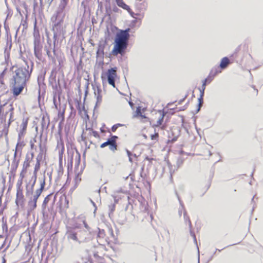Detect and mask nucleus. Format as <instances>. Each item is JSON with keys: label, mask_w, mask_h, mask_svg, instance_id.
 I'll return each instance as SVG.
<instances>
[{"label": "nucleus", "mask_w": 263, "mask_h": 263, "mask_svg": "<svg viewBox=\"0 0 263 263\" xmlns=\"http://www.w3.org/2000/svg\"><path fill=\"white\" fill-rule=\"evenodd\" d=\"M16 67L13 71V75L10 82L11 90L14 97L19 96L26 88L27 82L29 81L31 70H29V66H13L11 69Z\"/></svg>", "instance_id": "f257e3e1"}, {"label": "nucleus", "mask_w": 263, "mask_h": 263, "mask_svg": "<svg viewBox=\"0 0 263 263\" xmlns=\"http://www.w3.org/2000/svg\"><path fill=\"white\" fill-rule=\"evenodd\" d=\"M129 30V28L121 30L117 34L115 44L111 51L112 55L117 56L119 54L123 55L125 53L128 45Z\"/></svg>", "instance_id": "f03ea898"}, {"label": "nucleus", "mask_w": 263, "mask_h": 263, "mask_svg": "<svg viewBox=\"0 0 263 263\" xmlns=\"http://www.w3.org/2000/svg\"><path fill=\"white\" fill-rule=\"evenodd\" d=\"M14 108L12 103L0 102V122L8 126L14 121Z\"/></svg>", "instance_id": "7ed1b4c3"}, {"label": "nucleus", "mask_w": 263, "mask_h": 263, "mask_svg": "<svg viewBox=\"0 0 263 263\" xmlns=\"http://www.w3.org/2000/svg\"><path fill=\"white\" fill-rule=\"evenodd\" d=\"M106 249L103 246L97 248L94 251L93 255L90 256L88 259L90 263H105V259L103 256H100L99 254H105Z\"/></svg>", "instance_id": "20e7f679"}, {"label": "nucleus", "mask_w": 263, "mask_h": 263, "mask_svg": "<svg viewBox=\"0 0 263 263\" xmlns=\"http://www.w3.org/2000/svg\"><path fill=\"white\" fill-rule=\"evenodd\" d=\"M165 115V112L162 110L156 111L152 113L149 122L153 127H158L162 124Z\"/></svg>", "instance_id": "39448f33"}, {"label": "nucleus", "mask_w": 263, "mask_h": 263, "mask_svg": "<svg viewBox=\"0 0 263 263\" xmlns=\"http://www.w3.org/2000/svg\"><path fill=\"white\" fill-rule=\"evenodd\" d=\"M40 168V160L37 159V162L36 163V164L35 165L34 167V176L31 177V178L28 181L26 180L25 182H26V188L27 190L26 191V195H27L29 192H30L31 194L32 193L33 191V188L34 186V185L36 182V173L39 170Z\"/></svg>", "instance_id": "423d86ee"}, {"label": "nucleus", "mask_w": 263, "mask_h": 263, "mask_svg": "<svg viewBox=\"0 0 263 263\" xmlns=\"http://www.w3.org/2000/svg\"><path fill=\"white\" fill-rule=\"evenodd\" d=\"M117 67L111 68L108 69L106 73L102 74L101 78L103 79H107L108 83L115 87V79L117 77Z\"/></svg>", "instance_id": "0eeeda50"}, {"label": "nucleus", "mask_w": 263, "mask_h": 263, "mask_svg": "<svg viewBox=\"0 0 263 263\" xmlns=\"http://www.w3.org/2000/svg\"><path fill=\"white\" fill-rule=\"evenodd\" d=\"M45 184V182L44 181L41 184V187L36 190L35 194L33 196V199L29 201L28 205L31 210H34L36 208L37 199L44 190Z\"/></svg>", "instance_id": "6e6552de"}, {"label": "nucleus", "mask_w": 263, "mask_h": 263, "mask_svg": "<svg viewBox=\"0 0 263 263\" xmlns=\"http://www.w3.org/2000/svg\"><path fill=\"white\" fill-rule=\"evenodd\" d=\"M118 139V137L117 136L111 135L110 137L109 138L107 141L101 144L100 147L104 148L107 146H109V149L115 152L117 150L118 145L117 141Z\"/></svg>", "instance_id": "1a4fd4ad"}, {"label": "nucleus", "mask_w": 263, "mask_h": 263, "mask_svg": "<svg viewBox=\"0 0 263 263\" xmlns=\"http://www.w3.org/2000/svg\"><path fill=\"white\" fill-rule=\"evenodd\" d=\"M214 78V77H213L212 74L209 73V75L208 76V77L205 79H204V81H203L202 86V91L200 90V91L201 92V97H200V98L198 99L199 107H200V106H201L202 102H203L202 96L203 95V93H204V91L205 88V86H206V84H209L213 80Z\"/></svg>", "instance_id": "9d476101"}, {"label": "nucleus", "mask_w": 263, "mask_h": 263, "mask_svg": "<svg viewBox=\"0 0 263 263\" xmlns=\"http://www.w3.org/2000/svg\"><path fill=\"white\" fill-rule=\"evenodd\" d=\"M29 119L28 118H23L22 122L20 125V129L18 134V136L20 138H24L27 131Z\"/></svg>", "instance_id": "9b49d317"}, {"label": "nucleus", "mask_w": 263, "mask_h": 263, "mask_svg": "<svg viewBox=\"0 0 263 263\" xmlns=\"http://www.w3.org/2000/svg\"><path fill=\"white\" fill-rule=\"evenodd\" d=\"M116 2L117 5L123 8L124 10L127 11V12L131 15V16L133 17H135V13L132 11V9L129 7V6L126 5L123 1V0H116Z\"/></svg>", "instance_id": "f8f14e48"}, {"label": "nucleus", "mask_w": 263, "mask_h": 263, "mask_svg": "<svg viewBox=\"0 0 263 263\" xmlns=\"http://www.w3.org/2000/svg\"><path fill=\"white\" fill-rule=\"evenodd\" d=\"M59 202V206L61 210H66L69 208V200L65 195H63L60 197Z\"/></svg>", "instance_id": "ddd939ff"}, {"label": "nucleus", "mask_w": 263, "mask_h": 263, "mask_svg": "<svg viewBox=\"0 0 263 263\" xmlns=\"http://www.w3.org/2000/svg\"><path fill=\"white\" fill-rule=\"evenodd\" d=\"M24 202V196L23 189L16 190L15 203L17 205L23 204Z\"/></svg>", "instance_id": "4468645a"}, {"label": "nucleus", "mask_w": 263, "mask_h": 263, "mask_svg": "<svg viewBox=\"0 0 263 263\" xmlns=\"http://www.w3.org/2000/svg\"><path fill=\"white\" fill-rule=\"evenodd\" d=\"M24 138H20L18 136L17 142L15 147V151L14 153V157H15L17 155V152H22V149L25 146L26 144L23 140Z\"/></svg>", "instance_id": "2eb2a0df"}, {"label": "nucleus", "mask_w": 263, "mask_h": 263, "mask_svg": "<svg viewBox=\"0 0 263 263\" xmlns=\"http://www.w3.org/2000/svg\"><path fill=\"white\" fill-rule=\"evenodd\" d=\"M57 148L59 149V154L60 157V160L61 161L62 159L63 154H64L65 147L63 140L61 138L58 141Z\"/></svg>", "instance_id": "dca6fc26"}, {"label": "nucleus", "mask_w": 263, "mask_h": 263, "mask_svg": "<svg viewBox=\"0 0 263 263\" xmlns=\"http://www.w3.org/2000/svg\"><path fill=\"white\" fill-rule=\"evenodd\" d=\"M34 157V154L32 153L31 154V158H29L27 156L26 157L25 160L23 163V170H26L27 171L28 168L30 165V162L32 160L33 158Z\"/></svg>", "instance_id": "f3484780"}, {"label": "nucleus", "mask_w": 263, "mask_h": 263, "mask_svg": "<svg viewBox=\"0 0 263 263\" xmlns=\"http://www.w3.org/2000/svg\"><path fill=\"white\" fill-rule=\"evenodd\" d=\"M95 95L97 98V103L100 104L102 101V90L97 87V90H95Z\"/></svg>", "instance_id": "a211bd4d"}, {"label": "nucleus", "mask_w": 263, "mask_h": 263, "mask_svg": "<svg viewBox=\"0 0 263 263\" xmlns=\"http://www.w3.org/2000/svg\"><path fill=\"white\" fill-rule=\"evenodd\" d=\"M230 63V60L227 57L223 58L220 62V69H223L228 67Z\"/></svg>", "instance_id": "6ab92c4d"}, {"label": "nucleus", "mask_w": 263, "mask_h": 263, "mask_svg": "<svg viewBox=\"0 0 263 263\" xmlns=\"http://www.w3.org/2000/svg\"><path fill=\"white\" fill-rule=\"evenodd\" d=\"M82 174V171H80L75 176V177L74 179V183H75V184H74L75 187H77L78 186V185L79 184V183H80V182L81 181Z\"/></svg>", "instance_id": "aec40b11"}, {"label": "nucleus", "mask_w": 263, "mask_h": 263, "mask_svg": "<svg viewBox=\"0 0 263 263\" xmlns=\"http://www.w3.org/2000/svg\"><path fill=\"white\" fill-rule=\"evenodd\" d=\"M220 68L219 67H215L211 69L210 73L215 77L217 74L221 72Z\"/></svg>", "instance_id": "412c9836"}, {"label": "nucleus", "mask_w": 263, "mask_h": 263, "mask_svg": "<svg viewBox=\"0 0 263 263\" xmlns=\"http://www.w3.org/2000/svg\"><path fill=\"white\" fill-rule=\"evenodd\" d=\"M68 0H61L59 5V9L63 12L67 5Z\"/></svg>", "instance_id": "4be33fe9"}, {"label": "nucleus", "mask_w": 263, "mask_h": 263, "mask_svg": "<svg viewBox=\"0 0 263 263\" xmlns=\"http://www.w3.org/2000/svg\"><path fill=\"white\" fill-rule=\"evenodd\" d=\"M65 114V110H63L62 111L60 110L58 114V118L60 120V124L62 123L65 119L64 117Z\"/></svg>", "instance_id": "5701e85b"}, {"label": "nucleus", "mask_w": 263, "mask_h": 263, "mask_svg": "<svg viewBox=\"0 0 263 263\" xmlns=\"http://www.w3.org/2000/svg\"><path fill=\"white\" fill-rule=\"evenodd\" d=\"M8 69L7 68H5L4 70L0 73V83L2 84L4 83V79L5 77V75L7 72Z\"/></svg>", "instance_id": "b1692460"}, {"label": "nucleus", "mask_w": 263, "mask_h": 263, "mask_svg": "<svg viewBox=\"0 0 263 263\" xmlns=\"http://www.w3.org/2000/svg\"><path fill=\"white\" fill-rule=\"evenodd\" d=\"M138 118H139L140 121L143 123H147L149 121V118L147 117L144 114L139 116Z\"/></svg>", "instance_id": "393cba45"}, {"label": "nucleus", "mask_w": 263, "mask_h": 263, "mask_svg": "<svg viewBox=\"0 0 263 263\" xmlns=\"http://www.w3.org/2000/svg\"><path fill=\"white\" fill-rule=\"evenodd\" d=\"M145 111L144 108H142L141 107H138L136 110V115L135 117L138 118L139 116H141L143 114H144Z\"/></svg>", "instance_id": "a878e982"}, {"label": "nucleus", "mask_w": 263, "mask_h": 263, "mask_svg": "<svg viewBox=\"0 0 263 263\" xmlns=\"http://www.w3.org/2000/svg\"><path fill=\"white\" fill-rule=\"evenodd\" d=\"M0 222L2 223L3 230L7 231V225L6 219L3 217L0 219Z\"/></svg>", "instance_id": "bb28decb"}, {"label": "nucleus", "mask_w": 263, "mask_h": 263, "mask_svg": "<svg viewBox=\"0 0 263 263\" xmlns=\"http://www.w3.org/2000/svg\"><path fill=\"white\" fill-rule=\"evenodd\" d=\"M51 194L47 195L44 199V201H43V204H42V206L44 208H45L48 204V203L49 202V201H50V197L51 196Z\"/></svg>", "instance_id": "cd10ccee"}, {"label": "nucleus", "mask_w": 263, "mask_h": 263, "mask_svg": "<svg viewBox=\"0 0 263 263\" xmlns=\"http://www.w3.org/2000/svg\"><path fill=\"white\" fill-rule=\"evenodd\" d=\"M159 134L158 133H155L154 134L151 135V139L153 141H155L156 142L158 141L159 139Z\"/></svg>", "instance_id": "c85d7f7f"}, {"label": "nucleus", "mask_w": 263, "mask_h": 263, "mask_svg": "<svg viewBox=\"0 0 263 263\" xmlns=\"http://www.w3.org/2000/svg\"><path fill=\"white\" fill-rule=\"evenodd\" d=\"M105 235H106L105 232L104 230H103V229L99 230V232H98V237L103 238L105 236Z\"/></svg>", "instance_id": "c756f323"}, {"label": "nucleus", "mask_w": 263, "mask_h": 263, "mask_svg": "<svg viewBox=\"0 0 263 263\" xmlns=\"http://www.w3.org/2000/svg\"><path fill=\"white\" fill-rule=\"evenodd\" d=\"M123 125L121 124H120V123H118V124H115L112 127H111V131L112 132H115L117 129H118V127H121Z\"/></svg>", "instance_id": "7c9ffc66"}, {"label": "nucleus", "mask_w": 263, "mask_h": 263, "mask_svg": "<svg viewBox=\"0 0 263 263\" xmlns=\"http://www.w3.org/2000/svg\"><path fill=\"white\" fill-rule=\"evenodd\" d=\"M23 180L18 179L16 183V190L23 189L22 188Z\"/></svg>", "instance_id": "2f4dec72"}, {"label": "nucleus", "mask_w": 263, "mask_h": 263, "mask_svg": "<svg viewBox=\"0 0 263 263\" xmlns=\"http://www.w3.org/2000/svg\"><path fill=\"white\" fill-rule=\"evenodd\" d=\"M69 238L73 240H78L77 234L76 233H71L69 234Z\"/></svg>", "instance_id": "473e14b6"}, {"label": "nucleus", "mask_w": 263, "mask_h": 263, "mask_svg": "<svg viewBox=\"0 0 263 263\" xmlns=\"http://www.w3.org/2000/svg\"><path fill=\"white\" fill-rule=\"evenodd\" d=\"M27 172V171L22 169L20 174V179H23V178L25 177V174H26Z\"/></svg>", "instance_id": "72a5a7b5"}, {"label": "nucleus", "mask_w": 263, "mask_h": 263, "mask_svg": "<svg viewBox=\"0 0 263 263\" xmlns=\"http://www.w3.org/2000/svg\"><path fill=\"white\" fill-rule=\"evenodd\" d=\"M91 135L96 138H100V136L98 132L96 130H92Z\"/></svg>", "instance_id": "f704fd0d"}, {"label": "nucleus", "mask_w": 263, "mask_h": 263, "mask_svg": "<svg viewBox=\"0 0 263 263\" xmlns=\"http://www.w3.org/2000/svg\"><path fill=\"white\" fill-rule=\"evenodd\" d=\"M187 97V95H185V96L184 97V98L181 100H180L179 102H178V104H180L183 101H184V100H185V99Z\"/></svg>", "instance_id": "c9c22d12"}, {"label": "nucleus", "mask_w": 263, "mask_h": 263, "mask_svg": "<svg viewBox=\"0 0 263 263\" xmlns=\"http://www.w3.org/2000/svg\"><path fill=\"white\" fill-rule=\"evenodd\" d=\"M115 204H113L111 205V211L113 212L114 210H115Z\"/></svg>", "instance_id": "e433bc0d"}, {"label": "nucleus", "mask_w": 263, "mask_h": 263, "mask_svg": "<svg viewBox=\"0 0 263 263\" xmlns=\"http://www.w3.org/2000/svg\"><path fill=\"white\" fill-rule=\"evenodd\" d=\"M83 223L84 224V226L86 228H87L88 227V226L87 224H86L87 223L86 222L85 220H83Z\"/></svg>", "instance_id": "4c0bfd02"}, {"label": "nucleus", "mask_w": 263, "mask_h": 263, "mask_svg": "<svg viewBox=\"0 0 263 263\" xmlns=\"http://www.w3.org/2000/svg\"><path fill=\"white\" fill-rule=\"evenodd\" d=\"M129 105H130L132 107V106H133V105H134V104H133L132 102H129Z\"/></svg>", "instance_id": "58836bf2"}, {"label": "nucleus", "mask_w": 263, "mask_h": 263, "mask_svg": "<svg viewBox=\"0 0 263 263\" xmlns=\"http://www.w3.org/2000/svg\"><path fill=\"white\" fill-rule=\"evenodd\" d=\"M4 244V243L1 245V246H0V249H1L3 247Z\"/></svg>", "instance_id": "ea45409f"}, {"label": "nucleus", "mask_w": 263, "mask_h": 263, "mask_svg": "<svg viewBox=\"0 0 263 263\" xmlns=\"http://www.w3.org/2000/svg\"><path fill=\"white\" fill-rule=\"evenodd\" d=\"M136 1L138 2H140L144 1V0H136Z\"/></svg>", "instance_id": "a19ab883"}, {"label": "nucleus", "mask_w": 263, "mask_h": 263, "mask_svg": "<svg viewBox=\"0 0 263 263\" xmlns=\"http://www.w3.org/2000/svg\"><path fill=\"white\" fill-rule=\"evenodd\" d=\"M70 165H71V167H72V159L71 160Z\"/></svg>", "instance_id": "79ce46f5"}, {"label": "nucleus", "mask_w": 263, "mask_h": 263, "mask_svg": "<svg viewBox=\"0 0 263 263\" xmlns=\"http://www.w3.org/2000/svg\"><path fill=\"white\" fill-rule=\"evenodd\" d=\"M161 128L162 129H164V126H163L162 127H161Z\"/></svg>", "instance_id": "37998d69"}, {"label": "nucleus", "mask_w": 263, "mask_h": 263, "mask_svg": "<svg viewBox=\"0 0 263 263\" xmlns=\"http://www.w3.org/2000/svg\"><path fill=\"white\" fill-rule=\"evenodd\" d=\"M3 238V236H2V235H0V239H1V238Z\"/></svg>", "instance_id": "c03bdc74"}, {"label": "nucleus", "mask_w": 263, "mask_h": 263, "mask_svg": "<svg viewBox=\"0 0 263 263\" xmlns=\"http://www.w3.org/2000/svg\"><path fill=\"white\" fill-rule=\"evenodd\" d=\"M129 161H131V162L132 161V159L130 157H129Z\"/></svg>", "instance_id": "a18cd8bd"}, {"label": "nucleus", "mask_w": 263, "mask_h": 263, "mask_svg": "<svg viewBox=\"0 0 263 263\" xmlns=\"http://www.w3.org/2000/svg\"><path fill=\"white\" fill-rule=\"evenodd\" d=\"M101 132H104V130L103 129H101Z\"/></svg>", "instance_id": "49530a36"}, {"label": "nucleus", "mask_w": 263, "mask_h": 263, "mask_svg": "<svg viewBox=\"0 0 263 263\" xmlns=\"http://www.w3.org/2000/svg\"><path fill=\"white\" fill-rule=\"evenodd\" d=\"M128 156H129L130 153L129 152H128Z\"/></svg>", "instance_id": "de8ad7c7"}, {"label": "nucleus", "mask_w": 263, "mask_h": 263, "mask_svg": "<svg viewBox=\"0 0 263 263\" xmlns=\"http://www.w3.org/2000/svg\"><path fill=\"white\" fill-rule=\"evenodd\" d=\"M7 58H8V59L9 58V54H8Z\"/></svg>", "instance_id": "09e8293b"}, {"label": "nucleus", "mask_w": 263, "mask_h": 263, "mask_svg": "<svg viewBox=\"0 0 263 263\" xmlns=\"http://www.w3.org/2000/svg\"><path fill=\"white\" fill-rule=\"evenodd\" d=\"M1 27H2V26H1V25L0 24V30H1Z\"/></svg>", "instance_id": "8fccbe9b"}, {"label": "nucleus", "mask_w": 263, "mask_h": 263, "mask_svg": "<svg viewBox=\"0 0 263 263\" xmlns=\"http://www.w3.org/2000/svg\"><path fill=\"white\" fill-rule=\"evenodd\" d=\"M33 144H31V147H33Z\"/></svg>", "instance_id": "3c124183"}]
</instances>
